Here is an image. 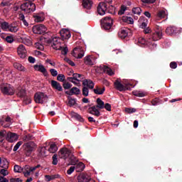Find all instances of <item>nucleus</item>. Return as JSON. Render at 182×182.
I'll return each instance as SVG.
<instances>
[{
    "label": "nucleus",
    "instance_id": "nucleus-51",
    "mask_svg": "<svg viewBox=\"0 0 182 182\" xmlns=\"http://www.w3.org/2000/svg\"><path fill=\"white\" fill-rule=\"evenodd\" d=\"M23 99L24 103L26 105H30V103H31V102H32V100H31V97H29L26 95Z\"/></svg>",
    "mask_w": 182,
    "mask_h": 182
},
{
    "label": "nucleus",
    "instance_id": "nucleus-36",
    "mask_svg": "<svg viewBox=\"0 0 182 182\" xmlns=\"http://www.w3.org/2000/svg\"><path fill=\"white\" fill-rule=\"evenodd\" d=\"M14 68H15V69H17V70H21V72H24L25 70V67H23V65H22V64L19 63H14Z\"/></svg>",
    "mask_w": 182,
    "mask_h": 182
},
{
    "label": "nucleus",
    "instance_id": "nucleus-12",
    "mask_svg": "<svg viewBox=\"0 0 182 182\" xmlns=\"http://www.w3.org/2000/svg\"><path fill=\"white\" fill-rule=\"evenodd\" d=\"M114 86L115 89H117V90H119V92H125V90H130V89H131L129 87V85H123V84H122V82H120V81H119V80H117L114 82Z\"/></svg>",
    "mask_w": 182,
    "mask_h": 182
},
{
    "label": "nucleus",
    "instance_id": "nucleus-13",
    "mask_svg": "<svg viewBox=\"0 0 182 182\" xmlns=\"http://www.w3.org/2000/svg\"><path fill=\"white\" fill-rule=\"evenodd\" d=\"M70 153L72 152L69 150V149L62 148L58 152V156L60 157V159H63L64 160H66L68 157L70 156Z\"/></svg>",
    "mask_w": 182,
    "mask_h": 182
},
{
    "label": "nucleus",
    "instance_id": "nucleus-41",
    "mask_svg": "<svg viewBox=\"0 0 182 182\" xmlns=\"http://www.w3.org/2000/svg\"><path fill=\"white\" fill-rule=\"evenodd\" d=\"M48 151H50V153H53V154L56 153V151H58V146H56L55 144H52L50 146Z\"/></svg>",
    "mask_w": 182,
    "mask_h": 182
},
{
    "label": "nucleus",
    "instance_id": "nucleus-18",
    "mask_svg": "<svg viewBox=\"0 0 182 182\" xmlns=\"http://www.w3.org/2000/svg\"><path fill=\"white\" fill-rule=\"evenodd\" d=\"M35 70H38V72H41L44 76H48V70L45 68V66L43 65H34Z\"/></svg>",
    "mask_w": 182,
    "mask_h": 182
},
{
    "label": "nucleus",
    "instance_id": "nucleus-29",
    "mask_svg": "<svg viewBox=\"0 0 182 182\" xmlns=\"http://www.w3.org/2000/svg\"><path fill=\"white\" fill-rule=\"evenodd\" d=\"M106 90V87H103L102 88L99 87V86H95V89L93 90V92L95 95H103Z\"/></svg>",
    "mask_w": 182,
    "mask_h": 182
},
{
    "label": "nucleus",
    "instance_id": "nucleus-61",
    "mask_svg": "<svg viewBox=\"0 0 182 182\" xmlns=\"http://www.w3.org/2000/svg\"><path fill=\"white\" fill-rule=\"evenodd\" d=\"M0 174H2V176H4L5 177V176H8L9 172L6 169L3 168V169H1Z\"/></svg>",
    "mask_w": 182,
    "mask_h": 182
},
{
    "label": "nucleus",
    "instance_id": "nucleus-38",
    "mask_svg": "<svg viewBox=\"0 0 182 182\" xmlns=\"http://www.w3.org/2000/svg\"><path fill=\"white\" fill-rule=\"evenodd\" d=\"M107 65H101L97 68V73H106V68Z\"/></svg>",
    "mask_w": 182,
    "mask_h": 182
},
{
    "label": "nucleus",
    "instance_id": "nucleus-15",
    "mask_svg": "<svg viewBox=\"0 0 182 182\" xmlns=\"http://www.w3.org/2000/svg\"><path fill=\"white\" fill-rule=\"evenodd\" d=\"M60 35L61 36L62 41H66L68 39H70V38L72 36L70 34V31L66 28H63L60 31Z\"/></svg>",
    "mask_w": 182,
    "mask_h": 182
},
{
    "label": "nucleus",
    "instance_id": "nucleus-7",
    "mask_svg": "<svg viewBox=\"0 0 182 182\" xmlns=\"http://www.w3.org/2000/svg\"><path fill=\"white\" fill-rule=\"evenodd\" d=\"M1 90L4 95H7L8 96H14L15 95V88L9 84L1 85Z\"/></svg>",
    "mask_w": 182,
    "mask_h": 182
},
{
    "label": "nucleus",
    "instance_id": "nucleus-20",
    "mask_svg": "<svg viewBox=\"0 0 182 182\" xmlns=\"http://www.w3.org/2000/svg\"><path fill=\"white\" fill-rule=\"evenodd\" d=\"M78 182H89L90 176L86 173H81L77 177Z\"/></svg>",
    "mask_w": 182,
    "mask_h": 182
},
{
    "label": "nucleus",
    "instance_id": "nucleus-35",
    "mask_svg": "<svg viewBox=\"0 0 182 182\" xmlns=\"http://www.w3.org/2000/svg\"><path fill=\"white\" fill-rule=\"evenodd\" d=\"M122 21L123 22H126L127 23H129L130 25H132V23H134V21L133 20V18L129 17V16H123Z\"/></svg>",
    "mask_w": 182,
    "mask_h": 182
},
{
    "label": "nucleus",
    "instance_id": "nucleus-64",
    "mask_svg": "<svg viewBox=\"0 0 182 182\" xmlns=\"http://www.w3.org/2000/svg\"><path fill=\"white\" fill-rule=\"evenodd\" d=\"M170 68H171V69H176V68H177V63H176V62H171V63H170Z\"/></svg>",
    "mask_w": 182,
    "mask_h": 182
},
{
    "label": "nucleus",
    "instance_id": "nucleus-54",
    "mask_svg": "<svg viewBox=\"0 0 182 182\" xmlns=\"http://www.w3.org/2000/svg\"><path fill=\"white\" fill-rule=\"evenodd\" d=\"M67 80H68V82H71V83H74V85H76L77 86V85H79L78 82H77L76 81H75V78H73V77H68L67 78Z\"/></svg>",
    "mask_w": 182,
    "mask_h": 182
},
{
    "label": "nucleus",
    "instance_id": "nucleus-4",
    "mask_svg": "<svg viewBox=\"0 0 182 182\" xmlns=\"http://www.w3.org/2000/svg\"><path fill=\"white\" fill-rule=\"evenodd\" d=\"M20 9L24 12V14H31L36 11V6L32 2H26L21 5Z\"/></svg>",
    "mask_w": 182,
    "mask_h": 182
},
{
    "label": "nucleus",
    "instance_id": "nucleus-37",
    "mask_svg": "<svg viewBox=\"0 0 182 182\" xmlns=\"http://www.w3.org/2000/svg\"><path fill=\"white\" fill-rule=\"evenodd\" d=\"M166 18V11L164 10H161L158 11L156 14V18L157 19H163Z\"/></svg>",
    "mask_w": 182,
    "mask_h": 182
},
{
    "label": "nucleus",
    "instance_id": "nucleus-14",
    "mask_svg": "<svg viewBox=\"0 0 182 182\" xmlns=\"http://www.w3.org/2000/svg\"><path fill=\"white\" fill-rule=\"evenodd\" d=\"M17 53L21 59H25V58H26V48H25V46L21 44L17 48Z\"/></svg>",
    "mask_w": 182,
    "mask_h": 182
},
{
    "label": "nucleus",
    "instance_id": "nucleus-46",
    "mask_svg": "<svg viewBox=\"0 0 182 182\" xmlns=\"http://www.w3.org/2000/svg\"><path fill=\"white\" fill-rule=\"evenodd\" d=\"M5 134H6V131L0 132V143H2L4 141V140H5Z\"/></svg>",
    "mask_w": 182,
    "mask_h": 182
},
{
    "label": "nucleus",
    "instance_id": "nucleus-2",
    "mask_svg": "<svg viewBox=\"0 0 182 182\" xmlns=\"http://www.w3.org/2000/svg\"><path fill=\"white\" fill-rule=\"evenodd\" d=\"M0 25L3 31H9V32H12L14 33L19 31V27L18 26V23H16V22H13L9 24V23L6 21H0Z\"/></svg>",
    "mask_w": 182,
    "mask_h": 182
},
{
    "label": "nucleus",
    "instance_id": "nucleus-53",
    "mask_svg": "<svg viewBox=\"0 0 182 182\" xmlns=\"http://www.w3.org/2000/svg\"><path fill=\"white\" fill-rule=\"evenodd\" d=\"M53 166H56L58 164V154H56L53 156Z\"/></svg>",
    "mask_w": 182,
    "mask_h": 182
},
{
    "label": "nucleus",
    "instance_id": "nucleus-21",
    "mask_svg": "<svg viewBox=\"0 0 182 182\" xmlns=\"http://www.w3.org/2000/svg\"><path fill=\"white\" fill-rule=\"evenodd\" d=\"M65 95H68V96H73V95H80V90L77 87H73L70 90V91H65Z\"/></svg>",
    "mask_w": 182,
    "mask_h": 182
},
{
    "label": "nucleus",
    "instance_id": "nucleus-55",
    "mask_svg": "<svg viewBox=\"0 0 182 182\" xmlns=\"http://www.w3.org/2000/svg\"><path fill=\"white\" fill-rule=\"evenodd\" d=\"M65 62H67V63H68V65H70V66H75V64L74 63L73 61H72V60L68 58H64Z\"/></svg>",
    "mask_w": 182,
    "mask_h": 182
},
{
    "label": "nucleus",
    "instance_id": "nucleus-3",
    "mask_svg": "<svg viewBox=\"0 0 182 182\" xmlns=\"http://www.w3.org/2000/svg\"><path fill=\"white\" fill-rule=\"evenodd\" d=\"M113 0H105L100 2L97 7V11L99 15L103 16L106 14V11H107V6L112 5Z\"/></svg>",
    "mask_w": 182,
    "mask_h": 182
},
{
    "label": "nucleus",
    "instance_id": "nucleus-34",
    "mask_svg": "<svg viewBox=\"0 0 182 182\" xmlns=\"http://www.w3.org/2000/svg\"><path fill=\"white\" fill-rule=\"evenodd\" d=\"M68 161L71 166H76L77 164V159H76V156L71 155L68 159Z\"/></svg>",
    "mask_w": 182,
    "mask_h": 182
},
{
    "label": "nucleus",
    "instance_id": "nucleus-10",
    "mask_svg": "<svg viewBox=\"0 0 182 182\" xmlns=\"http://www.w3.org/2000/svg\"><path fill=\"white\" fill-rule=\"evenodd\" d=\"M72 55L74 58H77V59H82L85 56V50H83L82 46L75 47L73 49Z\"/></svg>",
    "mask_w": 182,
    "mask_h": 182
},
{
    "label": "nucleus",
    "instance_id": "nucleus-5",
    "mask_svg": "<svg viewBox=\"0 0 182 182\" xmlns=\"http://www.w3.org/2000/svg\"><path fill=\"white\" fill-rule=\"evenodd\" d=\"M113 25V19L111 17L106 16L101 19V28L105 31H110Z\"/></svg>",
    "mask_w": 182,
    "mask_h": 182
},
{
    "label": "nucleus",
    "instance_id": "nucleus-47",
    "mask_svg": "<svg viewBox=\"0 0 182 182\" xmlns=\"http://www.w3.org/2000/svg\"><path fill=\"white\" fill-rule=\"evenodd\" d=\"M23 141H18L14 147V149H13V151H18V149H19V147H21V146H22L23 144Z\"/></svg>",
    "mask_w": 182,
    "mask_h": 182
},
{
    "label": "nucleus",
    "instance_id": "nucleus-57",
    "mask_svg": "<svg viewBox=\"0 0 182 182\" xmlns=\"http://www.w3.org/2000/svg\"><path fill=\"white\" fill-rule=\"evenodd\" d=\"M50 73H51V75L54 77L58 76V70H56L55 69H53V68L50 69Z\"/></svg>",
    "mask_w": 182,
    "mask_h": 182
},
{
    "label": "nucleus",
    "instance_id": "nucleus-39",
    "mask_svg": "<svg viewBox=\"0 0 182 182\" xmlns=\"http://www.w3.org/2000/svg\"><path fill=\"white\" fill-rule=\"evenodd\" d=\"M68 105L70 107H72L75 106V105H76V99L72 98V97L70 96H68Z\"/></svg>",
    "mask_w": 182,
    "mask_h": 182
},
{
    "label": "nucleus",
    "instance_id": "nucleus-56",
    "mask_svg": "<svg viewBox=\"0 0 182 182\" xmlns=\"http://www.w3.org/2000/svg\"><path fill=\"white\" fill-rule=\"evenodd\" d=\"M104 109H106L107 112H112V105L109 103L104 105Z\"/></svg>",
    "mask_w": 182,
    "mask_h": 182
},
{
    "label": "nucleus",
    "instance_id": "nucleus-27",
    "mask_svg": "<svg viewBox=\"0 0 182 182\" xmlns=\"http://www.w3.org/2000/svg\"><path fill=\"white\" fill-rule=\"evenodd\" d=\"M166 33L167 35H174V33H177V28L176 26L168 27L166 30Z\"/></svg>",
    "mask_w": 182,
    "mask_h": 182
},
{
    "label": "nucleus",
    "instance_id": "nucleus-44",
    "mask_svg": "<svg viewBox=\"0 0 182 182\" xmlns=\"http://www.w3.org/2000/svg\"><path fill=\"white\" fill-rule=\"evenodd\" d=\"M127 9V7L124 5L121 6L120 10L118 11V15H123Z\"/></svg>",
    "mask_w": 182,
    "mask_h": 182
},
{
    "label": "nucleus",
    "instance_id": "nucleus-11",
    "mask_svg": "<svg viewBox=\"0 0 182 182\" xmlns=\"http://www.w3.org/2000/svg\"><path fill=\"white\" fill-rule=\"evenodd\" d=\"M33 32L38 35H42V33L46 32V27L43 24L36 25L33 27Z\"/></svg>",
    "mask_w": 182,
    "mask_h": 182
},
{
    "label": "nucleus",
    "instance_id": "nucleus-28",
    "mask_svg": "<svg viewBox=\"0 0 182 182\" xmlns=\"http://www.w3.org/2000/svg\"><path fill=\"white\" fill-rule=\"evenodd\" d=\"M7 140L12 143L16 140H18V135L15 133H11L7 135Z\"/></svg>",
    "mask_w": 182,
    "mask_h": 182
},
{
    "label": "nucleus",
    "instance_id": "nucleus-63",
    "mask_svg": "<svg viewBox=\"0 0 182 182\" xmlns=\"http://www.w3.org/2000/svg\"><path fill=\"white\" fill-rule=\"evenodd\" d=\"M75 166H71L68 171H67V174L70 175L73 171H75Z\"/></svg>",
    "mask_w": 182,
    "mask_h": 182
},
{
    "label": "nucleus",
    "instance_id": "nucleus-42",
    "mask_svg": "<svg viewBox=\"0 0 182 182\" xmlns=\"http://www.w3.org/2000/svg\"><path fill=\"white\" fill-rule=\"evenodd\" d=\"M132 12L136 15H140L141 14V9L140 7H134L132 9Z\"/></svg>",
    "mask_w": 182,
    "mask_h": 182
},
{
    "label": "nucleus",
    "instance_id": "nucleus-8",
    "mask_svg": "<svg viewBox=\"0 0 182 182\" xmlns=\"http://www.w3.org/2000/svg\"><path fill=\"white\" fill-rule=\"evenodd\" d=\"M47 43H53L52 48L55 50H62L63 49V47L60 46V38H58V37L47 40Z\"/></svg>",
    "mask_w": 182,
    "mask_h": 182
},
{
    "label": "nucleus",
    "instance_id": "nucleus-16",
    "mask_svg": "<svg viewBox=\"0 0 182 182\" xmlns=\"http://www.w3.org/2000/svg\"><path fill=\"white\" fill-rule=\"evenodd\" d=\"M151 38H149L151 41H154L156 42V41H160L163 36V33L161 31H155L154 33H152L150 34Z\"/></svg>",
    "mask_w": 182,
    "mask_h": 182
},
{
    "label": "nucleus",
    "instance_id": "nucleus-23",
    "mask_svg": "<svg viewBox=\"0 0 182 182\" xmlns=\"http://www.w3.org/2000/svg\"><path fill=\"white\" fill-rule=\"evenodd\" d=\"M82 85L87 87V89H93L95 87V83L92 80L85 79L82 80Z\"/></svg>",
    "mask_w": 182,
    "mask_h": 182
},
{
    "label": "nucleus",
    "instance_id": "nucleus-58",
    "mask_svg": "<svg viewBox=\"0 0 182 182\" xmlns=\"http://www.w3.org/2000/svg\"><path fill=\"white\" fill-rule=\"evenodd\" d=\"M134 96H136L138 97H144V93L139 92H134Z\"/></svg>",
    "mask_w": 182,
    "mask_h": 182
},
{
    "label": "nucleus",
    "instance_id": "nucleus-52",
    "mask_svg": "<svg viewBox=\"0 0 182 182\" xmlns=\"http://www.w3.org/2000/svg\"><path fill=\"white\" fill-rule=\"evenodd\" d=\"M22 170H23L22 167H21L19 165L14 166V172L15 173H21Z\"/></svg>",
    "mask_w": 182,
    "mask_h": 182
},
{
    "label": "nucleus",
    "instance_id": "nucleus-26",
    "mask_svg": "<svg viewBox=\"0 0 182 182\" xmlns=\"http://www.w3.org/2000/svg\"><path fill=\"white\" fill-rule=\"evenodd\" d=\"M71 117H73V119H76V120H78V122H81L82 123L83 122H85V119H83V117H82V116H80V114L72 111L70 113Z\"/></svg>",
    "mask_w": 182,
    "mask_h": 182
},
{
    "label": "nucleus",
    "instance_id": "nucleus-60",
    "mask_svg": "<svg viewBox=\"0 0 182 182\" xmlns=\"http://www.w3.org/2000/svg\"><path fill=\"white\" fill-rule=\"evenodd\" d=\"M61 50L62 55H68V52H69V50L68 49V47H63Z\"/></svg>",
    "mask_w": 182,
    "mask_h": 182
},
{
    "label": "nucleus",
    "instance_id": "nucleus-43",
    "mask_svg": "<svg viewBox=\"0 0 182 182\" xmlns=\"http://www.w3.org/2000/svg\"><path fill=\"white\" fill-rule=\"evenodd\" d=\"M82 95L85 97H87V96H89V88H87V87L86 86H84L82 87Z\"/></svg>",
    "mask_w": 182,
    "mask_h": 182
},
{
    "label": "nucleus",
    "instance_id": "nucleus-22",
    "mask_svg": "<svg viewBox=\"0 0 182 182\" xmlns=\"http://www.w3.org/2000/svg\"><path fill=\"white\" fill-rule=\"evenodd\" d=\"M16 95L18 97L23 99L26 96V90H25V89H23L22 87H18L16 90Z\"/></svg>",
    "mask_w": 182,
    "mask_h": 182
},
{
    "label": "nucleus",
    "instance_id": "nucleus-62",
    "mask_svg": "<svg viewBox=\"0 0 182 182\" xmlns=\"http://www.w3.org/2000/svg\"><path fill=\"white\" fill-rule=\"evenodd\" d=\"M151 103L152 106H157V105H159V99L155 98V99L152 100Z\"/></svg>",
    "mask_w": 182,
    "mask_h": 182
},
{
    "label": "nucleus",
    "instance_id": "nucleus-59",
    "mask_svg": "<svg viewBox=\"0 0 182 182\" xmlns=\"http://www.w3.org/2000/svg\"><path fill=\"white\" fill-rule=\"evenodd\" d=\"M6 41L8 43H12V42H14V37L8 36L6 37Z\"/></svg>",
    "mask_w": 182,
    "mask_h": 182
},
{
    "label": "nucleus",
    "instance_id": "nucleus-40",
    "mask_svg": "<svg viewBox=\"0 0 182 182\" xmlns=\"http://www.w3.org/2000/svg\"><path fill=\"white\" fill-rule=\"evenodd\" d=\"M105 12L113 14H114V12H116V8H114L113 5H109L107 6V10L105 11Z\"/></svg>",
    "mask_w": 182,
    "mask_h": 182
},
{
    "label": "nucleus",
    "instance_id": "nucleus-1",
    "mask_svg": "<svg viewBox=\"0 0 182 182\" xmlns=\"http://www.w3.org/2000/svg\"><path fill=\"white\" fill-rule=\"evenodd\" d=\"M99 109H105V102L100 98L97 99L96 106H92L88 109V113L99 117V116H100V111H99Z\"/></svg>",
    "mask_w": 182,
    "mask_h": 182
},
{
    "label": "nucleus",
    "instance_id": "nucleus-45",
    "mask_svg": "<svg viewBox=\"0 0 182 182\" xmlns=\"http://www.w3.org/2000/svg\"><path fill=\"white\" fill-rule=\"evenodd\" d=\"M105 73H107L109 76H113V75H114V73H113V70H111V68H109L108 66H107L105 68Z\"/></svg>",
    "mask_w": 182,
    "mask_h": 182
},
{
    "label": "nucleus",
    "instance_id": "nucleus-25",
    "mask_svg": "<svg viewBox=\"0 0 182 182\" xmlns=\"http://www.w3.org/2000/svg\"><path fill=\"white\" fill-rule=\"evenodd\" d=\"M75 166V171H77V173H82V171L85 170V166L82 162H78Z\"/></svg>",
    "mask_w": 182,
    "mask_h": 182
},
{
    "label": "nucleus",
    "instance_id": "nucleus-6",
    "mask_svg": "<svg viewBox=\"0 0 182 182\" xmlns=\"http://www.w3.org/2000/svg\"><path fill=\"white\" fill-rule=\"evenodd\" d=\"M23 155L26 157H31V154L35 150V143L30 141L23 145Z\"/></svg>",
    "mask_w": 182,
    "mask_h": 182
},
{
    "label": "nucleus",
    "instance_id": "nucleus-32",
    "mask_svg": "<svg viewBox=\"0 0 182 182\" xmlns=\"http://www.w3.org/2000/svg\"><path fill=\"white\" fill-rule=\"evenodd\" d=\"M84 63L89 66H93V65H95V63L92 60L90 55H87L84 58Z\"/></svg>",
    "mask_w": 182,
    "mask_h": 182
},
{
    "label": "nucleus",
    "instance_id": "nucleus-31",
    "mask_svg": "<svg viewBox=\"0 0 182 182\" xmlns=\"http://www.w3.org/2000/svg\"><path fill=\"white\" fill-rule=\"evenodd\" d=\"M73 79H75V80H76V82H77L78 83L79 82H82V80L85 79V75L82 74L73 73Z\"/></svg>",
    "mask_w": 182,
    "mask_h": 182
},
{
    "label": "nucleus",
    "instance_id": "nucleus-9",
    "mask_svg": "<svg viewBox=\"0 0 182 182\" xmlns=\"http://www.w3.org/2000/svg\"><path fill=\"white\" fill-rule=\"evenodd\" d=\"M34 100L36 103L43 105L44 102L48 100V95L41 92H37L34 95Z\"/></svg>",
    "mask_w": 182,
    "mask_h": 182
},
{
    "label": "nucleus",
    "instance_id": "nucleus-19",
    "mask_svg": "<svg viewBox=\"0 0 182 182\" xmlns=\"http://www.w3.org/2000/svg\"><path fill=\"white\" fill-rule=\"evenodd\" d=\"M51 86L53 89L58 90V92H63V87H62V85H60V83H59L58 81L52 80Z\"/></svg>",
    "mask_w": 182,
    "mask_h": 182
},
{
    "label": "nucleus",
    "instance_id": "nucleus-48",
    "mask_svg": "<svg viewBox=\"0 0 182 182\" xmlns=\"http://www.w3.org/2000/svg\"><path fill=\"white\" fill-rule=\"evenodd\" d=\"M3 163H4V165L1 166V168L6 170H8V168H9V163L8 162V161L5 159L3 161Z\"/></svg>",
    "mask_w": 182,
    "mask_h": 182
},
{
    "label": "nucleus",
    "instance_id": "nucleus-17",
    "mask_svg": "<svg viewBox=\"0 0 182 182\" xmlns=\"http://www.w3.org/2000/svg\"><path fill=\"white\" fill-rule=\"evenodd\" d=\"M138 43L140 46H150L152 45L151 43V38H149V40H146L144 38H139L138 39Z\"/></svg>",
    "mask_w": 182,
    "mask_h": 182
},
{
    "label": "nucleus",
    "instance_id": "nucleus-33",
    "mask_svg": "<svg viewBox=\"0 0 182 182\" xmlns=\"http://www.w3.org/2000/svg\"><path fill=\"white\" fill-rule=\"evenodd\" d=\"M35 22H43L45 18L42 16L40 14H35L33 15Z\"/></svg>",
    "mask_w": 182,
    "mask_h": 182
},
{
    "label": "nucleus",
    "instance_id": "nucleus-24",
    "mask_svg": "<svg viewBox=\"0 0 182 182\" xmlns=\"http://www.w3.org/2000/svg\"><path fill=\"white\" fill-rule=\"evenodd\" d=\"M129 30L127 28H122L118 33L119 38H121V39H124L125 38H127V36L129 35Z\"/></svg>",
    "mask_w": 182,
    "mask_h": 182
},
{
    "label": "nucleus",
    "instance_id": "nucleus-30",
    "mask_svg": "<svg viewBox=\"0 0 182 182\" xmlns=\"http://www.w3.org/2000/svg\"><path fill=\"white\" fill-rule=\"evenodd\" d=\"M93 5V1L92 0H82V6L87 9H90Z\"/></svg>",
    "mask_w": 182,
    "mask_h": 182
},
{
    "label": "nucleus",
    "instance_id": "nucleus-49",
    "mask_svg": "<svg viewBox=\"0 0 182 182\" xmlns=\"http://www.w3.org/2000/svg\"><path fill=\"white\" fill-rule=\"evenodd\" d=\"M65 75L63 74H59L57 76V80H58V82H65Z\"/></svg>",
    "mask_w": 182,
    "mask_h": 182
},
{
    "label": "nucleus",
    "instance_id": "nucleus-50",
    "mask_svg": "<svg viewBox=\"0 0 182 182\" xmlns=\"http://www.w3.org/2000/svg\"><path fill=\"white\" fill-rule=\"evenodd\" d=\"M63 87L65 90H68L72 87V84H70V82H64L63 84Z\"/></svg>",
    "mask_w": 182,
    "mask_h": 182
}]
</instances>
